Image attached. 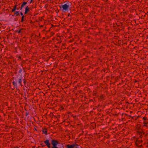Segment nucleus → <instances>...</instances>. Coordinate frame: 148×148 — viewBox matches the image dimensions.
<instances>
[{
  "label": "nucleus",
  "instance_id": "obj_1",
  "mask_svg": "<svg viewBox=\"0 0 148 148\" xmlns=\"http://www.w3.org/2000/svg\"><path fill=\"white\" fill-rule=\"evenodd\" d=\"M71 5L69 4L65 3L62 4L60 6V9L63 12H69L70 10V6Z\"/></svg>",
  "mask_w": 148,
  "mask_h": 148
},
{
  "label": "nucleus",
  "instance_id": "obj_2",
  "mask_svg": "<svg viewBox=\"0 0 148 148\" xmlns=\"http://www.w3.org/2000/svg\"><path fill=\"white\" fill-rule=\"evenodd\" d=\"M51 143L53 146L51 148H59L57 147L58 144V141L56 140H51Z\"/></svg>",
  "mask_w": 148,
  "mask_h": 148
},
{
  "label": "nucleus",
  "instance_id": "obj_3",
  "mask_svg": "<svg viewBox=\"0 0 148 148\" xmlns=\"http://www.w3.org/2000/svg\"><path fill=\"white\" fill-rule=\"evenodd\" d=\"M44 143L46 145L48 148H51L50 146V143L48 140L47 139L44 141Z\"/></svg>",
  "mask_w": 148,
  "mask_h": 148
},
{
  "label": "nucleus",
  "instance_id": "obj_4",
  "mask_svg": "<svg viewBox=\"0 0 148 148\" xmlns=\"http://www.w3.org/2000/svg\"><path fill=\"white\" fill-rule=\"evenodd\" d=\"M16 76L18 78V79H23V77L22 74H18V75H16Z\"/></svg>",
  "mask_w": 148,
  "mask_h": 148
},
{
  "label": "nucleus",
  "instance_id": "obj_5",
  "mask_svg": "<svg viewBox=\"0 0 148 148\" xmlns=\"http://www.w3.org/2000/svg\"><path fill=\"white\" fill-rule=\"evenodd\" d=\"M66 146L67 148H73L75 147L74 144H73L72 145H66Z\"/></svg>",
  "mask_w": 148,
  "mask_h": 148
},
{
  "label": "nucleus",
  "instance_id": "obj_6",
  "mask_svg": "<svg viewBox=\"0 0 148 148\" xmlns=\"http://www.w3.org/2000/svg\"><path fill=\"white\" fill-rule=\"evenodd\" d=\"M23 79H18L17 80L18 82V83L19 85L21 86H23V85L22 84V82Z\"/></svg>",
  "mask_w": 148,
  "mask_h": 148
},
{
  "label": "nucleus",
  "instance_id": "obj_7",
  "mask_svg": "<svg viewBox=\"0 0 148 148\" xmlns=\"http://www.w3.org/2000/svg\"><path fill=\"white\" fill-rule=\"evenodd\" d=\"M29 8H28V6H27L25 9V11L24 13V14H26L29 11Z\"/></svg>",
  "mask_w": 148,
  "mask_h": 148
},
{
  "label": "nucleus",
  "instance_id": "obj_8",
  "mask_svg": "<svg viewBox=\"0 0 148 148\" xmlns=\"http://www.w3.org/2000/svg\"><path fill=\"white\" fill-rule=\"evenodd\" d=\"M27 3L25 1H24L23 2L22 5H21L20 9L21 10L23 8Z\"/></svg>",
  "mask_w": 148,
  "mask_h": 148
},
{
  "label": "nucleus",
  "instance_id": "obj_9",
  "mask_svg": "<svg viewBox=\"0 0 148 148\" xmlns=\"http://www.w3.org/2000/svg\"><path fill=\"white\" fill-rule=\"evenodd\" d=\"M42 132L44 134H47V130L46 129H43L42 130Z\"/></svg>",
  "mask_w": 148,
  "mask_h": 148
},
{
  "label": "nucleus",
  "instance_id": "obj_10",
  "mask_svg": "<svg viewBox=\"0 0 148 148\" xmlns=\"http://www.w3.org/2000/svg\"><path fill=\"white\" fill-rule=\"evenodd\" d=\"M17 6V5H16L14 6V8L12 10V12H13L16 10V8Z\"/></svg>",
  "mask_w": 148,
  "mask_h": 148
},
{
  "label": "nucleus",
  "instance_id": "obj_11",
  "mask_svg": "<svg viewBox=\"0 0 148 148\" xmlns=\"http://www.w3.org/2000/svg\"><path fill=\"white\" fill-rule=\"evenodd\" d=\"M23 81L24 85L25 87H26V85L27 81L25 79H23Z\"/></svg>",
  "mask_w": 148,
  "mask_h": 148
},
{
  "label": "nucleus",
  "instance_id": "obj_12",
  "mask_svg": "<svg viewBox=\"0 0 148 148\" xmlns=\"http://www.w3.org/2000/svg\"><path fill=\"white\" fill-rule=\"evenodd\" d=\"M100 98L101 99H103L104 97V96L103 95H100L99 96Z\"/></svg>",
  "mask_w": 148,
  "mask_h": 148
},
{
  "label": "nucleus",
  "instance_id": "obj_13",
  "mask_svg": "<svg viewBox=\"0 0 148 148\" xmlns=\"http://www.w3.org/2000/svg\"><path fill=\"white\" fill-rule=\"evenodd\" d=\"M74 145L75 147L76 148H79V145L77 144H76L75 143H74Z\"/></svg>",
  "mask_w": 148,
  "mask_h": 148
},
{
  "label": "nucleus",
  "instance_id": "obj_14",
  "mask_svg": "<svg viewBox=\"0 0 148 148\" xmlns=\"http://www.w3.org/2000/svg\"><path fill=\"white\" fill-rule=\"evenodd\" d=\"M12 84L14 86H16L17 85V84L15 81H13L12 82Z\"/></svg>",
  "mask_w": 148,
  "mask_h": 148
},
{
  "label": "nucleus",
  "instance_id": "obj_15",
  "mask_svg": "<svg viewBox=\"0 0 148 148\" xmlns=\"http://www.w3.org/2000/svg\"><path fill=\"white\" fill-rule=\"evenodd\" d=\"M23 70L22 69H20L18 72V74H22L21 72Z\"/></svg>",
  "mask_w": 148,
  "mask_h": 148
},
{
  "label": "nucleus",
  "instance_id": "obj_16",
  "mask_svg": "<svg viewBox=\"0 0 148 148\" xmlns=\"http://www.w3.org/2000/svg\"><path fill=\"white\" fill-rule=\"evenodd\" d=\"M15 14L17 15V16H18V15L19 14V12L18 11H16L15 13H14Z\"/></svg>",
  "mask_w": 148,
  "mask_h": 148
},
{
  "label": "nucleus",
  "instance_id": "obj_17",
  "mask_svg": "<svg viewBox=\"0 0 148 148\" xmlns=\"http://www.w3.org/2000/svg\"><path fill=\"white\" fill-rule=\"evenodd\" d=\"M24 18V16H23L22 18H21V21L23 22V19Z\"/></svg>",
  "mask_w": 148,
  "mask_h": 148
},
{
  "label": "nucleus",
  "instance_id": "obj_18",
  "mask_svg": "<svg viewBox=\"0 0 148 148\" xmlns=\"http://www.w3.org/2000/svg\"><path fill=\"white\" fill-rule=\"evenodd\" d=\"M147 118L146 117H143V119L144 120H146L147 119Z\"/></svg>",
  "mask_w": 148,
  "mask_h": 148
},
{
  "label": "nucleus",
  "instance_id": "obj_19",
  "mask_svg": "<svg viewBox=\"0 0 148 148\" xmlns=\"http://www.w3.org/2000/svg\"><path fill=\"white\" fill-rule=\"evenodd\" d=\"M21 32V30H18V32H17L18 33H20Z\"/></svg>",
  "mask_w": 148,
  "mask_h": 148
},
{
  "label": "nucleus",
  "instance_id": "obj_20",
  "mask_svg": "<svg viewBox=\"0 0 148 148\" xmlns=\"http://www.w3.org/2000/svg\"><path fill=\"white\" fill-rule=\"evenodd\" d=\"M33 0H31L29 3H32V2H33Z\"/></svg>",
  "mask_w": 148,
  "mask_h": 148
},
{
  "label": "nucleus",
  "instance_id": "obj_21",
  "mask_svg": "<svg viewBox=\"0 0 148 148\" xmlns=\"http://www.w3.org/2000/svg\"><path fill=\"white\" fill-rule=\"evenodd\" d=\"M21 15H22V16H23V14L21 12Z\"/></svg>",
  "mask_w": 148,
  "mask_h": 148
},
{
  "label": "nucleus",
  "instance_id": "obj_22",
  "mask_svg": "<svg viewBox=\"0 0 148 148\" xmlns=\"http://www.w3.org/2000/svg\"><path fill=\"white\" fill-rule=\"evenodd\" d=\"M144 124H146L147 123L145 121H144Z\"/></svg>",
  "mask_w": 148,
  "mask_h": 148
},
{
  "label": "nucleus",
  "instance_id": "obj_23",
  "mask_svg": "<svg viewBox=\"0 0 148 148\" xmlns=\"http://www.w3.org/2000/svg\"><path fill=\"white\" fill-rule=\"evenodd\" d=\"M28 114V113H26V115H27Z\"/></svg>",
  "mask_w": 148,
  "mask_h": 148
},
{
  "label": "nucleus",
  "instance_id": "obj_24",
  "mask_svg": "<svg viewBox=\"0 0 148 148\" xmlns=\"http://www.w3.org/2000/svg\"><path fill=\"white\" fill-rule=\"evenodd\" d=\"M18 58H21V57L20 56H19L18 57Z\"/></svg>",
  "mask_w": 148,
  "mask_h": 148
}]
</instances>
